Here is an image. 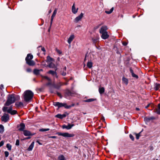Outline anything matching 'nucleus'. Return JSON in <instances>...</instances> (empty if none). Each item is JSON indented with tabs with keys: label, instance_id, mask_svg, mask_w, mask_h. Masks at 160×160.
Returning a JSON list of instances; mask_svg holds the SVG:
<instances>
[{
	"label": "nucleus",
	"instance_id": "nucleus-11",
	"mask_svg": "<svg viewBox=\"0 0 160 160\" xmlns=\"http://www.w3.org/2000/svg\"><path fill=\"white\" fill-rule=\"evenodd\" d=\"M74 94V93L72 92L71 91L69 90L67 91L65 93V96L66 98H67L68 97L70 96H73Z\"/></svg>",
	"mask_w": 160,
	"mask_h": 160
},
{
	"label": "nucleus",
	"instance_id": "nucleus-17",
	"mask_svg": "<svg viewBox=\"0 0 160 160\" xmlns=\"http://www.w3.org/2000/svg\"><path fill=\"white\" fill-rule=\"evenodd\" d=\"M155 119V118L153 116L150 117H146L144 118V120L147 122H149L150 120H154Z\"/></svg>",
	"mask_w": 160,
	"mask_h": 160
},
{
	"label": "nucleus",
	"instance_id": "nucleus-53",
	"mask_svg": "<svg viewBox=\"0 0 160 160\" xmlns=\"http://www.w3.org/2000/svg\"><path fill=\"white\" fill-rule=\"evenodd\" d=\"M56 51L59 54H61L62 53V52L58 49H56Z\"/></svg>",
	"mask_w": 160,
	"mask_h": 160
},
{
	"label": "nucleus",
	"instance_id": "nucleus-23",
	"mask_svg": "<svg viewBox=\"0 0 160 160\" xmlns=\"http://www.w3.org/2000/svg\"><path fill=\"white\" fill-rule=\"evenodd\" d=\"M66 115L65 114H58L56 116V117L60 119H62L66 117Z\"/></svg>",
	"mask_w": 160,
	"mask_h": 160
},
{
	"label": "nucleus",
	"instance_id": "nucleus-10",
	"mask_svg": "<svg viewBox=\"0 0 160 160\" xmlns=\"http://www.w3.org/2000/svg\"><path fill=\"white\" fill-rule=\"evenodd\" d=\"M108 29L107 26H102L99 30V32L102 33L104 32H107V30Z\"/></svg>",
	"mask_w": 160,
	"mask_h": 160
},
{
	"label": "nucleus",
	"instance_id": "nucleus-13",
	"mask_svg": "<svg viewBox=\"0 0 160 160\" xmlns=\"http://www.w3.org/2000/svg\"><path fill=\"white\" fill-rule=\"evenodd\" d=\"M48 65H47L48 67L50 68H54L55 70L56 71L57 70V67L56 66H55V64L52 62H51L48 63Z\"/></svg>",
	"mask_w": 160,
	"mask_h": 160
},
{
	"label": "nucleus",
	"instance_id": "nucleus-12",
	"mask_svg": "<svg viewBox=\"0 0 160 160\" xmlns=\"http://www.w3.org/2000/svg\"><path fill=\"white\" fill-rule=\"evenodd\" d=\"M56 71L55 70V71H53V70H50L47 73L48 74H52V75L54 77H56V78H58V76L57 75V73L56 72Z\"/></svg>",
	"mask_w": 160,
	"mask_h": 160
},
{
	"label": "nucleus",
	"instance_id": "nucleus-59",
	"mask_svg": "<svg viewBox=\"0 0 160 160\" xmlns=\"http://www.w3.org/2000/svg\"><path fill=\"white\" fill-rule=\"evenodd\" d=\"M149 106V104H148L145 107V108H148Z\"/></svg>",
	"mask_w": 160,
	"mask_h": 160
},
{
	"label": "nucleus",
	"instance_id": "nucleus-51",
	"mask_svg": "<svg viewBox=\"0 0 160 160\" xmlns=\"http://www.w3.org/2000/svg\"><path fill=\"white\" fill-rule=\"evenodd\" d=\"M26 71L28 72H30L32 70L30 68H28L27 69Z\"/></svg>",
	"mask_w": 160,
	"mask_h": 160
},
{
	"label": "nucleus",
	"instance_id": "nucleus-56",
	"mask_svg": "<svg viewBox=\"0 0 160 160\" xmlns=\"http://www.w3.org/2000/svg\"><path fill=\"white\" fill-rule=\"evenodd\" d=\"M31 138V137L30 136H28V137H26V138H24V140H27V139H30Z\"/></svg>",
	"mask_w": 160,
	"mask_h": 160
},
{
	"label": "nucleus",
	"instance_id": "nucleus-1",
	"mask_svg": "<svg viewBox=\"0 0 160 160\" xmlns=\"http://www.w3.org/2000/svg\"><path fill=\"white\" fill-rule=\"evenodd\" d=\"M19 96L15 95L13 94H9L8 96L7 100L4 104L5 106H9L11 104L14 103L16 100L19 99Z\"/></svg>",
	"mask_w": 160,
	"mask_h": 160
},
{
	"label": "nucleus",
	"instance_id": "nucleus-8",
	"mask_svg": "<svg viewBox=\"0 0 160 160\" xmlns=\"http://www.w3.org/2000/svg\"><path fill=\"white\" fill-rule=\"evenodd\" d=\"M9 119V116L7 114L5 113L4 115L1 117L2 120L6 122H8Z\"/></svg>",
	"mask_w": 160,
	"mask_h": 160
},
{
	"label": "nucleus",
	"instance_id": "nucleus-55",
	"mask_svg": "<svg viewBox=\"0 0 160 160\" xmlns=\"http://www.w3.org/2000/svg\"><path fill=\"white\" fill-rule=\"evenodd\" d=\"M66 72H63L62 73V75L63 76H65L66 75Z\"/></svg>",
	"mask_w": 160,
	"mask_h": 160
},
{
	"label": "nucleus",
	"instance_id": "nucleus-34",
	"mask_svg": "<svg viewBox=\"0 0 160 160\" xmlns=\"http://www.w3.org/2000/svg\"><path fill=\"white\" fill-rule=\"evenodd\" d=\"M113 9H114V8L113 7H112L111 9L110 10V11H105V12L108 14H110V13H111L112 12V11H113Z\"/></svg>",
	"mask_w": 160,
	"mask_h": 160
},
{
	"label": "nucleus",
	"instance_id": "nucleus-42",
	"mask_svg": "<svg viewBox=\"0 0 160 160\" xmlns=\"http://www.w3.org/2000/svg\"><path fill=\"white\" fill-rule=\"evenodd\" d=\"M40 48H41V50L43 52H45L46 51L45 48L44 47H42V46H39L38 47V48L39 49Z\"/></svg>",
	"mask_w": 160,
	"mask_h": 160
},
{
	"label": "nucleus",
	"instance_id": "nucleus-63",
	"mask_svg": "<svg viewBox=\"0 0 160 160\" xmlns=\"http://www.w3.org/2000/svg\"><path fill=\"white\" fill-rule=\"evenodd\" d=\"M51 12H52L51 10H49V13H50Z\"/></svg>",
	"mask_w": 160,
	"mask_h": 160
},
{
	"label": "nucleus",
	"instance_id": "nucleus-19",
	"mask_svg": "<svg viewBox=\"0 0 160 160\" xmlns=\"http://www.w3.org/2000/svg\"><path fill=\"white\" fill-rule=\"evenodd\" d=\"M74 35H71L70 36L69 38H68V42L69 44H70L71 42L73 40L74 38Z\"/></svg>",
	"mask_w": 160,
	"mask_h": 160
},
{
	"label": "nucleus",
	"instance_id": "nucleus-9",
	"mask_svg": "<svg viewBox=\"0 0 160 160\" xmlns=\"http://www.w3.org/2000/svg\"><path fill=\"white\" fill-rule=\"evenodd\" d=\"M23 134L26 136H32L35 134L34 133H32L30 132L27 130L23 131Z\"/></svg>",
	"mask_w": 160,
	"mask_h": 160
},
{
	"label": "nucleus",
	"instance_id": "nucleus-22",
	"mask_svg": "<svg viewBox=\"0 0 160 160\" xmlns=\"http://www.w3.org/2000/svg\"><path fill=\"white\" fill-rule=\"evenodd\" d=\"M54 59L51 58L50 56H48L47 58L46 62L48 63L52 62V61H54Z\"/></svg>",
	"mask_w": 160,
	"mask_h": 160
},
{
	"label": "nucleus",
	"instance_id": "nucleus-18",
	"mask_svg": "<svg viewBox=\"0 0 160 160\" xmlns=\"http://www.w3.org/2000/svg\"><path fill=\"white\" fill-rule=\"evenodd\" d=\"M130 71L131 73L132 76L133 78H134L136 79H138V76L134 73L133 70L131 68H130Z\"/></svg>",
	"mask_w": 160,
	"mask_h": 160
},
{
	"label": "nucleus",
	"instance_id": "nucleus-28",
	"mask_svg": "<svg viewBox=\"0 0 160 160\" xmlns=\"http://www.w3.org/2000/svg\"><path fill=\"white\" fill-rule=\"evenodd\" d=\"M62 85V84L60 82L58 83L57 84L54 85L53 87L57 89H59L60 87Z\"/></svg>",
	"mask_w": 160,
	"mask_h": 160
},
{
	"label": "nucleus",
	"instance_id": "nucleus-60",
	"mask_svg": "<svg viewBox=\"0 0 160 160\" xmlns=\"http://www.w3.org/2000/svg\"><path fill=\"white\" fill-rule=\"evenodd\" d=\"M136 110H138V111L139 110V108H136Z\"/></svg>",
	"mask_w": 160,
	"mask_h": 160
},
{
	"label": "nucleus",
	"instance_id": "nucleus-5",
	"mask_svg": "<svg viewBox=\"0 0 160 160\" xmlns=\"http://www.w3.org/2000/svg\"><path fill=\"white\" fill-rule=\"evenodd\" d=\"M12 107L10 106L8 108L7 107L4 106L2 108V110L3 112H7L11 114V115H14L16 114L17 111L15 110H12Z\"/></svg>",
	"mask_w": 160,
	"mask_h": 160
},
{
	"label": "nucleus",
	"instance_id": "nucleus-14",
	"mask_svg": "<svg viewBox=\"0 0 160 160\" xmlns=\"http://www.w3.org/2000/svg\"><path fill=\"white\" fill-rule=\"evenodd\" d=\"M78 8H77V9L75 7V3H74L72 8V12L74 14H76L78 11Z\"/></svg>",
	"mask_w": 160,
	"mask_h": 160
},
{
	"label": "nucleus",
	"instance_id": "nucleus-45",
	"mask_svg": "<svg viewBox=\"0 0 160 160\" xmlns=\"http://www.w3.org/2000/svg\"><path fill=\"white\" fill-rule=\"evenodd\" d=\"M98 39H99V38L98 37L97 38H96V39L92 38V40H93V42L94 43H95V42H97L98 41Z\"/></svg>",
	"mask_w": 160,
	"mask_h": 160
},
{
	"label": "nucleus",
	"instance_id": "nucleus-33",
	"mask_svg": "<svg viewBox=\"0 0 160 160\" xmlns=\"http://www.w3.org/2000/svg\"><path fill=\"white\" fill-rule=\"evenodd\" d=\"M104 88L103 87L99 88V91L100 94L103 93L104 92Z\"/></svg>",
	"mask_w": 160,
	"mask_h": 160
},
{
	"label": "nucleus",
	"instance_id": "nucleus-58",
	"mask_svg": "<svg viewBox=\"0 0 160 160\" xmlns=\"http://www.w3.org/2000/svg\"><path fill=\"white\" fill-rule=\"evenodd\" d=\"M101 119L103 121H104L105 120V119H104V118L102 116L101 118Z\"/></svg>",
	"mask_w": 160,
	"mask_h": 160
},
{
	"label": "nucleus",
	"instance_id": "nucleus-15",
	"mask_svg": "<svg viewBox=\"0 0 160 160\" xmlns=\"http://www.w3.org/2000/svg\"><path fill=\"white\" fill-rule=\"evenodd\" d=\"M101 34H102L101 37L102 39H107L109 37V35L108 34L107 32H104Z\"/></svg>",
	"mask_w": 160,
	"mask_h": 160
},
{
	"label": "nucleus",
	"instance_id": "nucleus-39",
	"mask_svg": "<svg viewBox=\"0 0 160 160\" xmlns=\"http://www.w3.org/2000/svg\"><path fill=\"white\" fill-rule=\"evenodd\" d=\"M141 132H139L138 133H135V134L136 135V138L137 139H139V137L140 136V134Z\"/></svg>",
	"mask_w": 160,
	"mask_h": 160
},
{
	"label": "nucleus",
	"instance_id": "nucleus-30",
	"mask_svg": "<svg viewBox=\"0 0 160 160\" xmlns=\"http://www.w3.org/2000/svg\"><path fill=\"white\" fill-rule=\"evenodd\" d=\"M58 160H66L65 157L63 155H60L58 157Z\"/></svg>",
	"mask_w": 160,
	"mask_h": 160
},
{
	"label": "nucleus",
	"instance_id": "nucleus-4",
	"mask_svg": "<svg viewBox=\"0 0 160 160\" xmlns=\"http://www.w3.org/2000/svg\"><path fill=\"white\" fill-rule=\"evenodd\" d=\"M33 58L32 55L30 54H28L25 60L26 63L29 66H33L35 64V62L33 60H32Z\"/></svg>",
	"mask_w": 160,
	"mask_h": 160
},
{
	"label": "nucleus",
	"instance_id": "nucleus-43",
	"mask_svg": "<svg viewBox=\"0 0 160 160\" xmlns=\"http://www.w3.org/2000/svg\"><path fill=\"white\" fill-rule=\"evenodd\" d=\"M129 138H130L132 140V141H134V137L132 136V135L130 134H129Z\"/></svg>",
	"mask_w": 160,
	"mask_h": 160
},
{
	"label": "nucleus",
	"instance_id": "nucleus-44",
	"mask_svg": "<svg viewBox=\"0 0 160 160\" xmlns=\"http://www.w3.org/2000/svg\"><path fill=\"white\" fill-rule=\"evenodd\" d=\"M15 145L17 146H18L19 145V141L18 139H17L16 141Z\"/></svg>",
	"mask_w": 160,
	"mask_h": 160
},
{
	"label": "nucleus",
	"instance_id": "nucleus-40",
	"mask_svg": "<svg viewBox=\"0 0 160 160\" xmlns=\"http://www.w3.org/2000/svg\"><path fill=\"white\" fill-rule=\"evenodd\" d=\"M49 128H45V129L41 128L39 130V131H41V132H44V131H49Z\"/></svg>",
	"mask_w": 160,
	"mask_h": 160
},
{
	"label": "nucleus",
	"instance_id": "nucleus-3",
	"mask_svg": "<svg viewBox=\"0 0 160 160\" xmlns=\"http://www.w3.org/2000/svg\"><path fill=\"white\" fill-rule=\"evenodd\" d=\"M53 104L55 106L57 107L58 108L63 107L66 109H69L74 106V104H72L71 105H68L66 103H62L59 102H53Z\"/></svg>",
	"mask_w": 160,
	"mask_h": 160
},
{
	"label": "nucleus",
	"instance_id": "nucleus-26",
	"mask_svg": "<svg viewBox=\"0 0 160 160\" xmlns=\"http://www.w3.org/2000/svg\"><path fill=\"white\" fill-rule=\"evenodd\" d=\"M34 142H32L31 145L28 148V150L29 151H32L33 148Z\"/></svg>",
	"mask_w": 160,
	"mask_h": 160
},
{
	"label": "nucleus",
	"instance_id": "nucleus-38",
	"mask_svg": "<svg viewBox=\"0 0 160 160\" xmlns=\"http://www.w3.org/2000/svg\"><path fill=\"white\" fill-rule=\"evenodd\" d=\"M6 147L8 148V150H11L12 146L10 144H7Z\"/></svg>",
	"mask_w": 160,
	"mask_h": 160
},
{
	"label": "nucleus",
	"instance_id": "nucleus-54",
	"mask_svg": "<svg viewBox=\"0 0 160 160\" xmlns=\"http://www.w3.org/2000/svg\"><path fill=\"white\" fill-rule=\"evenodd\" d=\"M36 142L37 143H38L40 145H42V143H41L39 140H38L37 141H36Z\"/></svg>",
	"mask_w": 160,
	"mask_h": 160
},
{
	"label": "nucleus",
	"instance_id": "nucleus-41",
	"mask_svg": "<svg viewBox=\"0 0 160 160\" xmlns=\"http://www.w3.org/2000/svg\"><path fill=\"white\" fill-rule=\"evenodd\" d=\"M42 77L43 78L46 79L49 81H51V79L47 76H42Z\"/></svg>",
	"mask_w": 160,
	"mask_h": 160
},
{
	"label": "nucleus",
	"instance_id": "nucleus-29",
	"mask_svg": "<svg viewBox=\"0 0 160 160\" xmlns=\"http://www.w3.org/2000/svg\"><path fill=\"white\" fill-rule=\"evenodd\" d=\"M158 108L156 109V112L158 114H160V103L158 105Z\"/></svg>",
	"mask_w": 160,
	"mask_h": 160
},
{
	"label": "nucleus",
	"instance_id": "nucleus-61",
	"mask_svg": "<svg viewBox=\"0 0 160 160\" xmlns=\"http://www.w3.org/2000/svg\"><path fill=\"white\" fill-rule=\"evenodd\" d=\"M120 17L121 18H123V15H120Z\"/></svg>",
	"mask_w": 160,
	"mask_h": 160
},
{
	"label": "nucleus",
	"instance_id": "nucleus-50",
	"mask_svg": "<svg viewBox=\"0 0 160 160\" xmlns=\"http://www.w3.org/2000/svg\"><path fill=\"white\" fill-rule=\"evenodd\" d=\"M122 44L123 45L125 46L127 45L128 43L126 42H123Z\"/></svg>",
	"mask_w": 160,
	"mask_h": 160
},
{
	"label": "nucleus",
	"instance_id": "nucleus-32",
	"mask_svg": "<svg viewBox=\"0 0 160 160\" xmlns=\"http://www.w3.org/2000/svg\"><path fill=\"white\" fill-rule=\"evenodd\" d=\"M87 66L89 68H91L92 66V63L91 62H88Z\"/></svg>",
	"mask_w": 160,
	"mask_h": 160
},
{
	"label": "nucleus",
	"instance_id": "nucleus-46",
	"mask_svg": "<svg viewBox=\"0 0 160 160\" xmlns=\"http://www.w3.org/2000/svg\"><path fill=\"white\" fill-rule=\"evenodd\" d=\"M5 155L6 157H8L9 155V152L8 151L5 152Z\"/></svg>",
	"mask_w": 160,
	"mask_h": 160
},
{
	"label": "nucleus",
	"instance_id": "nucleus-47",
	"mask_svg": "<svg viewBox=\"0 0 160 160\" xmlns=\"http://www.w3.org/2000/svg\"><path fill=\"white\" fill-rule=\"evenodd\" d=\"M4 143V142L3 141H1L0 142V147L3 145Z\"/></svg>",
	"mask_w": 160,
	"mask_h": 160
},
{
	"label": "nucleus",
	"instance_id": "nucleus-24",
	"mask_svg": "<svg viewBox=\"0 0 160 160\" xmlns=\"http://www.w3.org/2000/svg\"><path fill=\"white\" fill-rule=\"evenodd\" d=\"M154 89L157 91L160 88V84L158 83H156L154 85Z\"/></svg>",
	"mask_w": 160,
	"mask_h": 160
},
{
	"label": "nucleus",
	"instance_id": "nucleus-36",
	"mask_svg": "<svg viewBox=\"0 0 160 160\" xmlns=\"http://www.w3.org/2000/svg\"><path fill=\"white\" fill-rule=\"evenodd\" d=\"M39 69H35L33 71V73L35 75H37L39 74Z\"/></svg>",
	"mask_w": 160,
	"mask_h": 160
},
{
	"label": "nucleus",
	"instance_id": "nucleus-6",
	"mask_svg": "<svg viewBox=\"0 0 160 160\" xmlns=\"http://www.w3.org/2000/svg\"><path fill=\"white\" fill-rule=\"evenodd\" d=\"M57 134L58 136H62L65 137H72L74 136V134H69L67 132L62 133L58 132L57 133Z\"/></svg>",
	"mask_w": 160,
	"mask_h": 160
},
{
	"label": "nucleus",
	"instance_id": "nucleus-21",
	"mask_svg": "<svg viewBox=\"0 0 160 160\" xmlns=\"http://www.w3.org/2000/svg\"><path fill=\"white\" fill-rule=\"evenodd\" d=\"M25 128V125L23 123H21L20 124L19 126V130L20 131H24V129Z\"/></svg>",
	"mask_w": 160,
	"mask_h": 160
},
{
	"label": "nucleus",
	"instance_id": "nucleus-57",
	"mask_svg": "<svg viewBox=\"0 0 160 160\" xmlns=\"http://www.w3.org/2000/svg\"><path fill=\"white\" fill-rule=\"evenodd\" d=\"M1 89H2L3 88V85L2 84L1 85Z\"/></svg>",
	"mask_w": 160,
	"mask_h": 160
},
{
	"label": "nucleus",
	"instance_id": "nucleus-37",
	"mask_svg": "<svg viewBox=\"0 0 160 160\" xmlns=\"http://www.w3.org/2000/svg\"><path fill=\"white\" fill-rule=\"evenodd\" d=\"M49 91L51 93H56V91L54 90L51 87H50L49 88Z\"/></svg>",
	"mask_w": 160,
	"mask_h": 160
},
{
	"label": "nucleus",
	"instance_id": "nucleus-20",
	"mask_svg": "<svg viewBox=\"0 0 160 160\" xmlns=\"http://www.w3.org/2000/svg\"><path fill=\"white\" fill-rule=\"evenodd\" d=\"M57 12V10L56 9H55L54 10V12H53L52 15V16H51V25L52 23L53 19L54 18V17L55 16V15L56 14Z\"/></svg>",
	"mask_w": 160,
	"mask_h": 160
},
{
	"label": "nucleus",
	"instance_id": "nucleus-48",
	"mask_svg": "<svg viewBox=\"0 0 160 160\" xmlns=\"http://www.w3.org/2000/svg\"><path fill=\"white\" fill-rule=\"evenodd\" d=\"M56 93H57V94L58 95V96H59V97H60L61 98H62L61 95L60 93L58 92L57 91H56Z\"/></svg>",
	"mask_w": 160,
	"mask_h": 160
},
{
	"label": "nucleus",
	"instance_id": "nucleus-62",
	"mask_svg": "<svg viewBox=\"0 0 160 160\" xmlns=\"http://www.w3.org/2000/svg\"><path fill=\"white\" fill-rule=\"evenodd\" d=\"M39 72L40 71H43V70L42 69H39Z\"/></svg>",
	"mask_w": 160,
	"mask_h": 160
},
{
	"label": "nucleus",
	"instance_id": "nucleus-16",
	"mask_svg": "<svg viewBox=\"0 0 160 160\" xmlns=\"http://www.w3.org/2000/svg\"><path fill=\"white\" fill-rule=\"evenodd\" d=\"M74 126V124H72V125L68 124V125H64L62 126V128L63 129L66 128L68 130L70 129L73 126Z\"/></svg>",
	"mask_w": 160,
	"mask_h": 160
},
{
	"label": "nucleus",
	"instance_id": "nucleus-27",
	"mask_svg": "<svg viewBox=\"0 0 160 160\" xmlns=\"http://www.w3.org/2000/svg\"><path fill=\"white\" fill-rule=\"evenodd\" d=\"M95 100H96V99H95L90 98V99H88L87 100H84L83 101V102H93Z\"/></svg>",
	"mask_w": 160,
	"mask_h": 160
},
{
	"label": "nucleus",
	"instance_id": "nucleus-2",
	"mask_svg": "<svg viewBox=\"0 0 160 160\" xmlns=\"http://www.w3.org/2000/svg\"><path fill=\"white\" fill-rule=\"evenodd\" d=\"M24 100L26 102H30L33 96V93L30 90L25 91L23 94Z\"/></svg>",
	"mask_w": 160,
	"mask_h": 160
},
{
	"label": "nucleus",
	"instance_id": "nucleus-52",
	"mask_svg": "<svg viewBox=\"0 0 160 160\" xmlns=\"http://www.w3.org/2000/svg\"><path fill=\"white\" fill-rule=\"evenodd\" d=\"M48 138H57V137L55 136H49Z\"/></svg>",
	"mask_w": 160,
	"mask_h": 160
},
{
	"label": "nucleus",
	"instance_id": "nucleus-64",
	"mask_svg": "<svg viewBox=\"0 0 160 160\" xmlns=\"http://www.w3.org/2000/svg\"><path fill=\"white\" fill-rule=\"evenodd\" d=\"M64 69H65V70H66V67H65L64 68Z\"/></svg>",
	"mask_w": 160,
	"mask_h": 160
},
{
	"label": "nucleus",
	"instance_id": "nucleus-7",
	"mask_svg": "<svg viewBox=\"0 0 160 160\" xmlns=\"http://www.w3.org/2000/svg\"><path fill=\"white\" fill-rule=\"evenodd\" d=\"M83 14L81 12L80 14L78 17H76L74 20V22L75 23L78 22L79 21L81 20L83 17Z\"/></svg>",
	"mask_w": 160,
	"mask_h": 160
},
{
	"label": "nucleus",
	"instance_id": "nucleus-35",
	"mask_svg": "<svg viewBox=\"0 0 160 160\" xmlns=\"http://www.w3.org/2000/svg\"><path fill=\"white\" fill-rule=\"evenodd\" d=\"M4 131V128L3 126L2 125H0V133H2Z\"/></svg>",
	"mask_w": 160,
	"mask_h": 160
},
{
	"label": "nucleus",
	"instance_id": "nucleus-49",
	"mask_svg": "<svg viewBox=\"0 0 160 160\" xmlns=\"http://www.w3.org/2000/svg\"><path fill=\"white\" fill-rule=\"evenodd\" d=\"M51 81H49V82H48V83H47L46 84V85L47 86H50V85H52V83L51 82Z\"/></svg>",
	"mask_w": 160,
	"mask_h": 160
},
{
	"label": "nucleus",
	"instance_id": "nucleus-25",
	"mask_svg": "<svg viewBox=\"0 0 160 160\" xmlns=\"http://www.w3.org/2000/svg\"><path fill=\"white\" fill-rule=\"evenodd\" d=\"M122 82L125 83L126 85L128 84V80L127 78H126L124 77H123L122 78Z\"/></svg>",
	"mask_w": 160,
	"mask_h": 160
},
{
	"label": "nucleus",
	"instance_id": "nucleus-31",
	"mask_svg": "<svg viewBox=\"0 0 160 160\" xmlns=\"http://www.w3.org/2000/svg\"><path fill=\"white\" fill-rule=\"evenodd\" d=\"M15 105L17 107H19L21 106H23V103L21 102H17L15 103Z\"/></svg>",
	"mask_w": 160,
	"mask_h": 160
}]
</instances>
